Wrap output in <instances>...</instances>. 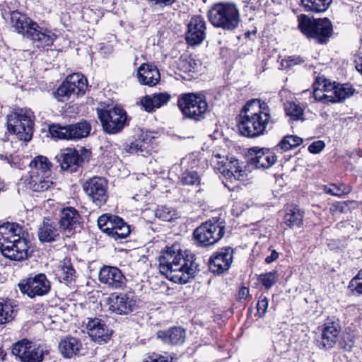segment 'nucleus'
<instances>
[{"mask_svg": "<svg viewBox=\"0 0 362 362\" xmlns=\"http://www.w3.org/2000/svg\"><path fill=\"white\" fill-rule=\"evenodd\" d=\"M159 270L162 274L175 282L186 284L198 270V264L192 254H185L178 243L166 247L158 258Z\"/></svg>", "mask_w": 362, "mask_h": 362, "instance_id": "1", "label": "nucleus"}, {"mask_svg": "<svg viewBox=\"0 0 362 362\" xmlns=\"http://www.w3.org/2000/svg\"><path fill=\"white\" fill-rule=\"evenodd\" d=\"M238 129L247 137H256L264 134L271 122L270 108L260 100L253 99L243 107L240 115Z\"/></svg>", "mask_w": 362, "mask_h": 362, "instance_id": "2", "label": "nucleus"}, {"mask_svg": "<svg viewBox=\"0 0 362 362\" xmlns=\"http://www.w3.org/2000/svg\"><path fill=\"white\" fill-rule=\"evenodd\" d=\"M25 232L18 224L6 223L0 226V250L6 258L22 261L28 257V242Z\"/></svg>", "mask_w": 362, "mask_h": 362, "instance_id": "3", "label": "nucleus"}, {"mask_svg": "<svg viewBox=\"0 0 362 362\" xmlns=\"http://www.w3.org/2000/svg\"><path fill=\"white\" fill-rule=\"evenodd\" d=\"M11 25L17 33L29 39L37 48L51 46L56 39L52 32L41 28L36 22L17 11L11 13Z\"/></svg>", "mask_w": 362, "mask_h": 362, "instance_id": "4", "label": "nucleus"}, {"mask_svg": "<svg viewBox=\"0 0 362 362\" xmlns=\"http://www.w3.org/2000/svg\"><path fill=\"white\" fill-rule=\"evenodd\" d=\"M208 18L211 25L225 31H233L241 22L238 6L233 2L214 4L208 11Z\"/></svg>", "mask_w": 362, "mask_h": 362, "instance_id": "5", "label": "nucleus"}, {"mask_svg": "<svg viewBox=\"0 0 362 362\" xmlns=\"http://www.w3.org/2000/svg\"><path fill=\"white\" fill-rule=\"evenodd\" d=\"M33 113L29 110L16 109L6 117L8 132L16 134L20 140L28 141L33 132Z\"/></svg>", "mask_w": 362, "mask_h": 362, "instance_id": "6", "label": "nucleus"}, {"mask_svg": "<svg viewBox=\"0 0 362 362\" xmlns=\"http://www.w3.org/2000/svg\"><path fill=\"white\" fill-rule=\"evenodd\" d=\"M177 106L185 118L200 121L205 117L208 103L200 93H187L179 95Z\"/></svg>", "mask_w": 362, "mask_h": 362, "instance_id": "7", "label": "nucleus"}, {"mask_svg": "<svg viewBox=\"0 0 362 362\" xmlns=\"http://www.w3.org/2000/svg\"><path fill=\"white\" fill-rule=\"evenodd\" d=\"M298 27L308 38L320 44L326 43L332 33V25L327 18L311 20L305 15L298 17Z\"/></svg>", "mask_w": 362, "mask_h": 362, "instance_id": "8", "label": "nucleus"}, {"mask_svg": "<svg viewBox=\"0 0 362 362\" xmlns=\"http://www.w3.org/2000/svg\"><path fill=\"white\" fill-rule=\"evenodd\" d=\"M225 234V224L220 220H209L197 227L194 232L199 246H210L218 242Z\"/></svg>", "mask_w": 362, "mask_h": 362, "instance_id": "9", "label": "nucleus"}, {"mask_svg": "<svg viewBox=\"0 0 362 362\" xmlns=\"http://www.w3.org/2000/svg\"><path fill=\"white\" fill-rule=\"evenodd\" d=\"M97 112L103 128L107 134H117L126 125L127 114L122 108L101 109L98 110Z\"/></svg>", "mask_w": 362, "mask_h": 362, "instance_id": "10", "label": "nucleus"}, {"mask_svg": "<svg viewBox=\"0 0 362 362\" xmlns=\"http://www.w3.org/2000/svg\"><path fill=\"white\" fill-rule=\"evenodd\" d=\"M11 352L21 362H42L44 356V351L40 346L26 339L14 344Z\"/></svg>", "mask_w": 362, "mask_h": 362, "instance_id": "11", "label": "nucleus"}, {"mask_svg": "<svg viewBox=\"0 0 362 362\" xmlns=\"http://www.w3.org/2000/svg\"><path fill=\"white\" fill-rule=\"evenodd\" d=\"M20 291L30 298L42 296L49 293L51 284L44 274L30 277L18 284Z\"/></svg>", "mask_w": 362, "mask_h": 362, "instance_id": "12", "label": "nucleus"}, {"mask_svg": "<svg viewBox=\"0 0 362 362\" xmlns=\"http://www.w3.org/2000/svg\"><path fill=\"white\" fill-rule=\"evenodd\" d=\"M107 182L101 177H93L87 180L83 185L85 193L97 205L105 204L107 199Z\"/></svg>", "mask_w": 362, "mask_h": 362, "instance_id": "13", "label": "nucleus"}, {"mask_svg": "<svg viewBox=\"0 0 362 362\" xmlns=\"http://www.w3.org/2000/svg\"><path fill=\"white\" fill-rule=\"evenodd\" d=\"M278 151L273 148L252 147L250 149V163L256 168L268 169L277 160Z\"/></svg>", "mask_w": 362, "mask_h": 362, "instance_id": "14", "label": "nucleus"}, {"mask_svg": "<svg viewBox=\"0 0 362 362\" xmlns=\"http://www.w3.org/2000/svg\"><path fill=\"white\" fill-rule=\"evenodd\" d=\"M98 278L100 283L112 289H120L126 286L125 276L116 267L103 266L99 271Z\"/></svg>", "mask_w": 362, "mask_h": 362, "instance_id": "15", "label": "nucleus"}, {"mask_svg": "<svg viewBox=\"0 0 362 362\" xmlns=\"http://www.w3.org/2000/svg\"><path fill=\"white\" fill-rule=\"evenodd\" d=\"M109 310L117 315H128L137 307V300L131 293L112 296L108 300Z\"/></svg>", "mask_w": 362, "mask_h": 362, "instance_id": "16", "label": "nucleus"}, {"mask_svg": "<svg viewBox=\"0 0 362 362\" xmlns=\"http://www.w3.org/2000/svg\"><path fill=\"white\" fill-rule=\"evenodd\" d=\"M233 259V250L223 247L214 252L209 259V269L213 273L222 274L228 270Z\"/></svg>", "mask_w": 362, "mask_h": 362, "instance_id": "17", "label": "nucleus"}, {"mask_svg": "<svg viewBox=\"0 0 362 362\" xmlns=\"http://www.w3.org/2000/svg\"><path fill=\"white\" fill-rule=\"evenodd\" d=\"M206 29V22L202 16H192L187 24V42L190 45L202 43L205 38Z\"/></svg>", "mask_w": 362, "mask_h": 362, "instance_id": "18", "label": "nucleus"}, {"mask_svg": "<svg viewBox=\"0 0 362 362\" xmlns=\"http://www.w3.org/2000/svg\"><path fill=\"white\" fill-rule=\"evenodd\" d=\"M88 334L95 341L101 344L107 342L112 335V330L100 318H88L85 323Z\"/></svg>", "mask_w": 362, "mask_h": 362, "instance_id": "19", "label": "nucleus"}, {"mask_svg": "<svg viewBox=\"0 0 362 362\" xmlns=\"http://www.w3.org/2000/svg\"><path fill=\"white\" fill-rule=\"evenodd\" d=\"M341 326L337 321H327L322 326L318 346L321 349L333 348L340 339Z\"/></svg>", "mask_w": 362, "mask_h": 362, "instance_id": "20", "label": "nucleus"}, {"mask_svg": "<svg viewBox=\"0 0 362 362\" xmlns=\"http://www.w3.org/2000/svg\"><path fill=\"white\" fill-rule=\"evenodd\" d=\"M60 236V228L57 223L49 218H45L38 226L37 237L40 243H52Z\"/></svg>", "mask_w": 362, "mask_h": 362, "instance_id": "21", "label": "nucleus"}, {"mask_svg": "<svg viewBox=\"0 0 362 362\" xmlns=\"http://www.w3.org/2000/svg\"><path fill=\"white\" fill-rule=\"evenodd\" d=\"M62 170L75 172L83 162L78 151L74 148L64 149L56 156Z\"/></svg>", "mask_w": 362, "mask_h": 362, "instance_id": "22", "label": "nucleus"}, {"mask_svg": "<svg viewBox=\"0 0 362 362\" xmlns=\"http://www.w3.org/2000/svg\"><path fill=\"white\" fill-rule=\"evenodd\" d=\"M136 76L140 84L151 87L158 84L160 79L158 68L148 64H142L139 67Z\"/></svg>", "mask_w": 362, "mask_h": 362, "instance_id": "23", "label": "nucleus"}, {"mask_svg": "<svg viewBox=\"0 0 362 362\" xmlns=\"http://www.w3.org/2000/svg\"><path fill=\"white\" fill-rule=\"evenodd\" d=\"M81 217L73 207H66L61 211L59 228L67 230L69 233L75 230L76 226L81 223Z\"/></svg>", "mask_w": 362, "mask_h": 362, "instance_id": "24", "label": "nucleus"}, {"mask_svg": "<svg viewBox=\"0 0 362 362\" xmlns=\"http://www.w3.org/2000/svg\"><path fill=\"white\" fill-rule=\"evenodd\" d=\"M154 136L151 132H143L138 139L131 143L128 147V152L129 153H136L142 156H146L151 153V146L152 140Z\"/></svg>", "mask_w": 362, "mask_h": 362, "instance_id": "25", "label": "nucleus"}, {"mask_svg": "<svg viewBox=\"0 0 362 362\" xmlns=\"http://www.w3.org/2000/svg\"><path fill=\"white\" fill-rule=\"evenodd\" d=\"M157 337L165 344L172 345L182 344L185 341V330L180 327H174L168 330H160Z\"/></svg>", "mask_w": 362, "mask_h": 362, "instance_id": "26", "label": "nucleus"}, {"mask_svg": "<svg viewBox=\"0 0 362 362\" xmlns=\"http://www.w3.org/2000/svg\"><path fill=\"white\" fill-rule=\"evenodd\" d=\"M82 347L81 341L75 337H66L59 344V349L61 354L65 357L70 358L76 356Z\"/></svg>", "mask_w": 362, "mask_h": 362, "instance_id": "27", "label": "nucleus"}, {"mask_svg": "<svg viewBox=\"0 0 362 362\" xmlns=\"http://www.w3.org/2000/svg\"><path fill=\"white\" fill-rule=\"evenodd\" d=\"M65 81L75 95L79 96L85 94L88 88V81L83 75L74 73L69 75Z\"/></svg>", "mask_w": 362, "mask_h": 362, "instance_id": "28", "label": "nucleus"}, {"mask_svg": "<svg viewBox=\"0 0 362 362\" xmlns=\"http://www.w3.org/2000/svg\"><path fill=\"white\" fill-rule=\"evenodd\" d=\"M69 140H78L87 137L91 130L90 124L82 120L77 123L69 124Z\"/></svg>", "mask_w": 362, "mask_h": 362, "instance_id": "29", "label": "nucleus"}, {"mask_svg": "<svg viewBox=\"0 0 362 362\" xmlns=\"http://www.w3.org/2000/svg\"><path fill=\"white\" fill-rule=\"evenodd\" d=\"M30 175H50L51 163L43 156H36L30 163Z\"/></svg>", "mask_w": 362, "mask_h": 362, "instance_id": "30", "label": "nucleus"}, {"mask_svg": "<svg viewBox=\"0 0 362 362\" xmlns=\"http://www.w3.org/2000/svg\"><path fill=\"white\" fill-rule=\"evenodd\" d=\"M52 185L49 175L41 174L30 175L28 187L35 192H44L48 189Z\"/></svg>", "mask_w": 362, "mask_h": 362, "instance_id": "31", "label": "nucleus"}, {"mask_svg": "<svg viewBox=\"0 0 362 362\" xmlns=\"http://www.w3.org/2000/svg\"><path fill=\"white\" fill-rule=\"evenodd\" d=\"M57 276L61 282L71 283L75 280L76 271L69 259H64L61 262L57 271Z\"/></svg>", "mask_w": 362, "mask_h": 362, "instance_id": "32", "label": "nucleus"}, {"mask_svg": "<svg viewBox=\"0 0 362 362\" xmlns=\"http://www.w3.org/2000/svg\"><path fill=\"white\" fill-rule=\"evenodd\" d=\"M303 212L298 208L290 209L284 216V223L290 228H299L303 224Z\"/></svg>", "mask_w": 362, "mask_h": 362, "instance_id": "33", "label": "nucleus"}, {"mask_svg": "<svg viewBox=\"0 0 362 362\" xmlns=\"http://www.w3.org/2000/svg\"><path fill=\"white\" fill-rule=\"evenodd\" d=\"M306 11L322 13L327 10L332 0H300Z\"/></svg>", "mask_w": 362, "mask_h": 362, "instance_id": "34", "label": "nucleus"}, {"mask_svg": "<svg viewBox=\"0 0 362 362\" xmlns=\"http://www.w3.org/2000/svg\"><path fill=\"white\" fill-rule=\"evenodd\" d=\"M354 92V89L350 84L345 83L341 85L335 86V90L334 91V96L330 98V103H340L346 98L351 97Z\"/></svg>", "mask_w": 362, "mask_h": 362, "instance_id": "35", "label": "nucleus"}, {"mask_svg": "<svg viewBox=\"0 0 362 362\" xmlns=\"http://www.w3.org/2000/svg\"><path fill=\"white\" fill-rule=\"evenodd\" d=\"M284 110L291 121H303L305 119L303 109L294 102L286 103Z\"/></svg>", "mask_w": 362, "mask_h": 362, "instance_id": "36", "label": "nucleus"}, {"mask_svg": "<svg viewBox=\"0 0 362 362\" xmlns=\"http://www.w3.org/2000/svg\"><path fill=\"white\" fill-rule=\"evenodd\" d=\"M302 143V138L296 135H287L285 136L275 147L278 152L280 150L287 151L300 146Z\"/></svg>", "mask_w": 362, "mask_h": 362, "instance_id": "37", "label": "nucleus"}, {"mask_svg": "<svg viewBox=\"0 0 362 362\" xmlns=\"http://www.w3.org/2000/svg\"><path fill=\"white\" fill-rule=\"evenodd\" d=\"M14 319V310L11 304L0 301V325L10 322Z\"/></svg>", "mask_w": 362, "mask_h": 362, "instance_id": "38", "label": "nucleus"}, {"mask_svg": "<svg viewBox=\"0 0 362 362\" xmlns=\"http://www.w3.org/2000/svg\"><path fill=\"white\" fill-rule=\"evenodd\" d=\"M180 180L185 185H199L201 182L198 173L192 170H185L180 175Z\"/></svg>", "mask_w": 362, "mask_h": 362, "instance_id": "39", "label": "nucleus"}, {"mask_svg": "<svg viewBox=\"0 0 362 362\" xmlns=\"http://www.w3.org/2000/svg\"><path fill=\"white\" fill-rule=\"evenodd\" d=\"M49 132L54 138L69 140L68 125L62 126L58 124H52L49 126Z\"/></svg>", "mask_w": 362, "mask_h": 362, "instance_id": "40", "label": "nucleus"}, {"mask_svg": "<svg viewBox=\"0 0 362 362\" xmlns=\"http://www.w3.org/2000/svg\"><path fill=\"white\" fill-rule=\"evenodd\" d=\"M323 190L327 194L340 197L344 194L349 193L351 188L343 184L340 185H332L330 186H323Z\"/></svg>", "mask_w": 362, "mask_h": 362, "instance_id": "41", "label": "nucleus"}, {"mask_svg": "<svg viewBox=\"0 0 362 362\" xmlns=\"http://www.w3.org/2000/svg\"><path fill=\"white\" fill-rule=\"evenodd\" d=\"M197 67V62L192 57H181L178 62V69L184 73L195 71Z\"/></svg>", "mask_w": 362, "mask_h": 362, "instance_id": "42", "label": "nucleus"}, {"mask_svg": "<svg viewBox=\"0 0 362 362\" xmlns=\"http://www.w3.org/2000/svg\"><path fill=\"white\" fill-rule=\"evenodd\" d=\"M155 215L163 221H170L177 216V213L174 209L166 206H161L158 207L155 212Z\"/></svg>", "mask_w": 362, "mask_h": 362, "instance_id": "43", "label": "nucleus"}, {"mask_svg": "<svg viewBox=\"0 0 362 362\" xmlns=\"http://www.w3.org/2000/svg\"><path fill=\"white\" fill-rule=\"evenodd\" d=\"M222 165L218 168L221 173L228 177H232L234 173L241 165L238 160H231L230 162L224 163L223 160L220 162Z\"/></svg>", "mask_w": 362, "mask_h": 362, "instance_id": "44", "label": "nucleus"}, {"mask_svg": "<svg viewBox=\"0 0 362 362\" xmlns=\"http://www.w3.org/2000/svg\"><path fill=\"white\" fill-rule=\"evenodd\" d=\"M72 94H74V92L64 81L55 91L54 96L59 101L64 102L67 100Z\"/></svg>", "mask_w": 362, "mask_h": 362, "instance_id": "45", "label": "nucleus"}, {"mask_svg": "<svg viewBox=\"0 0 362 362\" xmlns=\"http://www.w3.org/2000/svg\"><path fill=\"white\" fill-rule=\"evenodd\" d=\"M156 103L153 93L151 95H146L142 97L140 100L141 106L148 112H152L155 111L156 109L158 108V104Z\"/></svg>", "mask_w": 362, "mask_h": 362, "instance_id": "46", "label": "nucleus"}, {"mask_svg": "<svg viewBox=\"0 0 362 362\" xmlns=\"http://www.w3.org/2000/svg\"><path fill=\"white\" fill-rule=\"evenodd\" d=\"M130 233L129 226L124 223L121 228L116 230H110L108 235L115 240L124 239Z\"/></svg>", "mask_w": 362, "mask_h": 362, "instance_id": "47", "label": "nucleus"}, {"mask_svg": "<svg viewBox=\"0 0 362 362\" xmlns=\"http://www.w3.org/2000/svg\"><path fill=\"white\" fill-rule=\"evenodd\" d=\"M277 280L276 272H270L260 275L259 281L262 285L267 288L272 287Z\"/></svg>", "mask_w": 362, "mask_h": 362, "instance_id": "48", "label": "nucleus"}, {"mask_svg": "<svg viewBox=\"0 0 362 362\" xmlns=\"http://www.w3.org/2000/svg\"><path fill=\"white\" fill-rule=\"evenodd\" d=\"M112 216H109L107 214H103L100 216L98 219V226L100 230L107 233L108 235L110 231V228L111 226Z\"/></svg>", "mask_w": 362, "mask_h": 362, "instance_id": "49", "label": "nucleus"}, {"mask_svg": "<svg viewBox=\"0 0 362 362\" xmlns=\"http://www.w3.org/2000/svg\"><path fill=\"white\" fill-rule=\"evenodd\" d=\"M156 104L158 108L168 104L171 99V95L168 92H160L153 93Z\"/></svg>", "mask_w": 362, "mask_h": 362, "instance_id": "50", "label": "nucleus"}, {"mask_svg": "<svg viewBox=\"0 0 362 362\" xmlns=\"http://www.w3.org/2000/svg\"><path fill=\"white\" fill-rule=\"evenodd\" d=\"M268 299L266 296L261 295L259 298L257 309L259 317H263L267 312Z\"/></svg>", "mask_w": 362, "mask_h": 362, "instance_id": "51", "label": "nucleus"}, {"mask_svg": "<svg viewBox=\"0 0 362 362\" xmlns=\"http://www.w3.org/2000/svg\"><path fill=\"white\" fill-rule=\"evenodd\" d=\"M325 93L320 88L313 86V98L315 101L322 102L324 103H330L332 96L324 94Z\"/></svg>", "mask_w": 362, "mask_h": 362, "instance_id": "52", "label": "nucleus"}, {"mask_svg": "<svg viewBox=\"0 0 362 362\" xmlns=\"http://www.w3.org/2000/svg\"><path fill=\"white\" fill-rule=\"evenodd\" d=\"M352 291L359 294H362V276H359V272L356 276L352 279L349 286Z\"/></svg>", "mask_w": 362, "mask_h": 362, "instance_id": "53", "label": "nucleus"}, {"mask_svg": "<svg viewBox=\"0 0 362 362\" xmlns=\"http://www.w3.org/2000/svg\"><path fill=\"white\" fill-rule=\"evenodd\" d=\"M332 83L324 76H318L313 83V86L320 88L325 93L328 88H332Z\"/></svg>", "mask_w": 362, "mask_h": 362, "instance_id": "54", "label": "nucleus"}, {"mask_svg": "<svg viewBox=\"0 0 362 362\" xmlns=\"http://www.w3.org/2000/svg\"><path fill=\"white\" fill-rule=\"evenodd\" d=\"M337 343L339 344L340 349L346 351H350L354 344L353 341L350 340V337L349 336H344L341 334L340 339Z\"/></svg>", "mask_w": 362, "mask_h": 362, "instance_id": "55", "label": "nucleus"}, {"mask_svg": "<svg viewBox=\"0 0 362 362\" xmlns=\"http://www.w3.org/2000/svg\"><path fill=\"white\" fill-rule=\"evenodd\" d=\"M325 147V144L322 140H317L313 142L308 146V151L310 153L317 154L320 153Z\"/></svg>", "mask_w": 362, "mask_h": 362, "instance_id": "56", "label": "nucleus"}, {"mask_svg": "<svg viewBox=\"0 0 362 362\" xmlns=\"http://www.w3.org/2000/svg\"><path fill=\"white\" fill-rule=\"evenodd\" d=\"M247 176L248 172L245 169V166L241 164L240 168L238 169L235 173L233 174L232 177H233L235 180H244L247 177Z\"/></svg>", "mask_w": 362, "mask_h": 362, "instance_id": "57", "label": "nucleus"}, {"mask_svg": "<svg viewBox=\"0 0 362 362\" xmlns=\"http://www.w3.org/2000/svg\"><path fill=\"white\" fill-rule=\"evenodd\" d=\"M346 206H347L345 202H334L330 206V212L332 214H334L337 212L343 213Z\"/></svg>", "mask_w": 362, "mask_h": 362, "instance_id": "58", "label": "nucleus"}, {"mask_svg": "<svg viewBox=\"0 0 362 362\" xmlns=\"http://www.w3.org/2000/svg\"><path fill=\"white\" fill-rule=\"evenodd\" d=\"M124 223L125 222L122 218L117 216H112L111 221L112 224L110 226V230H116L117 228H121Z\"/></svg>", "mask_w": 362, "mask_h": 362, "instance_id": "59", "label": "nucleus"}, {"mask_svg": "<svg viewBox=\"0 0 362 362\" xmlns=\"http://www.w3.org/2000/svg\"><path fill=\"white\" fill-rule=\"evenodd\" d=\"M153 5L169 6L173 4L176 0H146Z\"/></svg>", "mask_w": 362, "mask_h": 362, "instance_id": "60", "label": "nucleus"}, {"mask_svg": "<svg viewBox=\"0 0 362 362\" xmlns=\"http://www.w3.org/2000/svg\"><path fill=\"white\" fill-rule=\"evenodd\" d=\"M356 69L362 74V52L355 58Z\"/></svg>", "mask_w": 362, "mask_h": 362, "instance_id": "61", "label": "nucleus"}, {"mask_svg": "<svg viewBox=\"0 0 362 362\" xmlns=\"http://www.w3.org/2000/svg\"><path fill=\"white\" fill-rule=\"evenodd\" d=\"M279 258V253L276 250H272L269 256L265 258V262L270 264Z\"/></svg>", "mask_w": 362, "mask_h": 362, "instance_id": "62", "label": "nucleus"}, {"mask_svg": "<svg viewBox=\"0 0 362 362\" xmlns=\"http://www.w3.org/2000/svg\"><path fill=\"white\" fill-rule=\"evenodd\" d=\"M249 295V289L246 287H243L239 291V297L240 299H245Z\"/></svg>", "mask_w": 362, "mask_h": 362, "instance_id": "63", "label": "nucleus"}, {"mask_svg": "<svg viewBox=\"0 0 362 362\" xmlns=\"http://www.w3.org/2000/svg\"><path fill=\"white\" fill-rule=\"evenodd\" d=\"M334 90H335V85H334V83H332V88H328V89L325 92L324 94H327L330 96H334Z\"/></svg>", "mask_w": 362, "mask_h": 362, "instance_id": "64", "label": "nucleus"}]
</instances>
